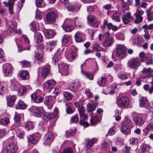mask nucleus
Segmentation results:
<instances>
[{
    "label": "nucleus",
    "instance_id": "obj_1",
    "mask_svg": "<svg viewBox=\"0 0 153 153\" xmlns=\"http://www.w3.org/2000/svg\"><path fill=\"white\" fill-rule=\"evenodd\" d=\"M58 14L53 8L48 9L46 14V22L48 24L54 23L58 17Z\"/></svg>",
    "mask_w": 153,
    "mask_h": 153
},
{
    "label": "nucleus",
    "instance_id": "obj_2",
    "mask_svg": "<svg viewBox=\"0 0 153 153\" xmlns=\"http://www.w3.org/2000/svg\"><path fill=\"white\" fill-rule=\"evenodd\" d=\"M44 112V110L42 107L40 108V110H39V117H41L42 119L45 120L47 121L48 118L50 119H53L57 117L58 112V109L55 108L53 113H49L46 116Z\"/></svg>",
    "mask_w": 153,
    "mask_h": 153
},
{
    "label": "nucleus",
    "instance_id": "obj_3",
    "mask_svg": "<svg viewBox=\"0 0 153 153\" xmlns=\"http://www.w3.org/2000/svg\"><path fill=\"white\" fill-rule=\"evenodd\" d=\"M133 126L131 121L128 120L123 123L121 128L122 132L126 134L131 133V129Z\"/></svg>",
    "mask_w": 153,
    "mask_h": 153
},
{
    "label": "nucleus",
    "instance_id": "obj_4",
    "mask_svg": "<svg viewBox=\"0 0 153 153\" xmlns=\"http://www.w3.org/2000/svg\"><path fill=\"white\" fill-rule=\"evenodd\" d=\"M140 65V61L138 58H134L130 59L127 63V67L131 69L137 70Z\"/></svg>",
    "mask_w": 153,
    "mask_h": 153
},
{
    "label": "nucleus",
    "instance_id": "obj_5",
    "mask_svg": "<svg viewBox=\"0 0 153 153\" xmlns=\"http://www.w3.org/2000/svg\"><path fill=\"white\" fill-rule=\"evenodd\" d=\"M18 147L13 143H8L3 153H17Z\"/></svg>",
    "mask_w": 153,
    "mask_h": 153
},
{
    "label": "nucleus",
    "instance_id": "obj_6",
    "mask_svg": "<svg viewBox=\"0 0 153 153\" xmlns=\"http://www.w3.org/2000/svg\"><path fill=\"white\" fill-rule=\"evenodd\" d=\"M116 55L117 56L123 58L125 56L126 51L125 47L122 45H119L117 47Z\"/></svg>",
    "mask_w": 153,
    "mask_h": 153
},
{
    "label": "nucleus",
    "instance_id": "obj_7",
    "mask_svg": "<svg viewBox=\"0 0 153 153\" xmlns=\"http://www.w3.org/2000/svg\"><path fill=\"white\" fill-rule=\"evenodd\" d=\"M144 13V11L143 10L139 7H138L136 12L134 13L136 19L134 21L135 24H138L141 22L143 20V17L142 16Z\"/></svg>",
    "mask_w": 153,
    "mask_h": 153
},
{
    "label": "nucleus",
    "instance_id": "obj_8",
    "mask_svg": "<svg viewBox=\"0 0 153 153\" xmlns=\"http://www.w3.org/2000/svg\"><path fill=\"white\" fill-rule=\"evenodd\" d=\"M59 71L62 75L67 76L68 74L69 66L68 65L64 63H61L58 65Z\"/></svg>",
    "mask_w": 153,
    "mask_h": 153
},
{
    "label": "nucleus",
    "instance_id": "obj_9",
    "mask_svg": "<svg viewBox=\"0 0 153 153\" xmlns=\"http://www.w3.org/2000/svg\"><path fill=\"white\" fill-rule=\"evenodd\" d=\"M108 15L111 16L112 19L117 22H119L120 21V16L121 15V13L120 12L116 10L111 11L108 10L107 12Z\"/></svg>",
    "mask_w": 153,
    "mask_h": 153
},
{
    "label": "nucleus",
    "instance_id": "obj_10",
    "mask_svg": "<svg viewBox=\"0 0 153 153\" xmlns=\"http://www.w3.org/2000/svg\"><path fill=\"white\" fill-rule=\"evenodd\" d=\"M119 106L126 108L128 107L129 103L128 99L126 97L120 98L117 102Z\"/></svg>",
    "mask_w": 153,
    "mask_h": 153
},
{
    "label": "nucleus",
    "instance_id": "obj_11",
    "mask_svg": "<svg viewBox=\"0 0 153 153\" xmlns=\"http://www.w3.org/2000/svg\"><path fill=\"white\" fill-rule=\"evenodd\" d=\"M55 97L53 96H47L45 97L44 103L46 105L49 109L51 108L54 103Z\"/></svg>",
    "mask_w": 153,
    "mask_h": 153
},
{
    "label": "nucleus",
    "instance_id": "obj_12",
    "mask_svg": "<svg viewBox=\"0 0 153 153\" xmlns=\"http://www.w3.org/2000/svg\"><path fill=\"white\" fill-rule=\"evenodd\" d=\"M56 83L55 81L53 80H49L45 82L43 86L44 88L50 91L54 87Z\"/></svg>",
    "mask_w": 153,
    "mask_h": 153
},
{
    "label": "nucleus",
    "instance_id": "obj_13",
    "mask_svg": "<svg viewBox=\"0 0 153 153\" xmlns=\"http://www.w3.org/2000/svg\"><path fill=\"white\" fill-rule=\"evenodd\" d=\"M106 26L108 29L109 30L112 29L114 31H116L118 29V28L117 26L113 25L111 23H108V21L106 20H105L104 21L103 25L101 27L102 29H104Z\"/></svg>",
    "mask_w": 153,
    "mask_h": 153
},
{
    "label": "nucleus",
    "instance_id": "obj_14",
    "mask_svg": "<svg viewBox=\"0 0 153 153\" xmlns=\"http://www.w3.org/2000/svg\"><path fill=\"white\" fill-rule=\"evenodd\" d=\"M45 141L44 144L45 146H49L53 140V135L51 132H49L47 133L44 137Z\"/></svg>",
    "mask_w": 153,
    "mask_h": 153
},
{
    "label": "nucleus",
    "instance_id": "obj_15",
    "mask_svg": "<svg viewBox=\"0 0 153 153\" xmlns=\"http://www.w3.org/2000/svg\"><path fill=\"white\" fill-rule=\"evenodd\" d=\"M133 20V17L131 16L130 12H128L122 16V20L124 24H126L131 22Z\"/></svg>",
    "mask_w": 153,
    "mask_h": 153
},
{
    "label": "nucleus",
    "instance_id": "obj_16",
    "mask_svg": "<svg viewBox=\"0 0 153 153\" xmlns=\"http://www.w3.org/2000/svg\"><path fill=\"white\" fill-rule=\"evenodd\" d=\"M85 34L80 31H77L74 35V38L76 42L77 43L81 42L84 40V37Z\"/></svg>",
    "mask_w": 153,
    "mask_h": 153
},
{
    "label": "nucleus",
    "instance_id": "obj_17",
    "mask_svg": "<svg viewBox=\"0 0 153 153\" xmlns=\"http://www.w3.org/2000/svg\"><path fill=\"white\" fill-rule=\"evenodd\" d=\"M17 0H10L8 2H3L4 4L6 6L9 7V13L10 14L13 13V4H14V1Z\"/></svg>",
    "mask_w": 153,
    "mask_h": 153
},
{
    "label": "nucleus",
    "instance_id": "obj_18",
    "mask_svg": "<svg viewBox=\"0 0 153 153\" xmlns=\"http://www.w3.org/2000/svg\"><path fill=\"white\" fill-rule=\"evenodd\" d=\"M16 99L15 96H10L7 97V105L8 106L12 107Z\"/></svg>",
    "mask_w": 153,
    "mask_h": 153
},
{
    "label": "nucleus",
    "instance_id": "obj_19",
    "mask_svg": "<svg viewBox=\"0 0 153 153\" xmlns=\"http://www.w3.org/2000/svg\"><path fill=\"white\" fill-rule=\"evenodd\" d=\"M134 120L137 126H141L145 122V121L142 117L136 116L134 118Z\"/></svg>",
    "mask_w": 153,
    "mask_h": 153
},
{
    "label": "nucleus",
    "instance_id": "obj_20",
    "mask_svg": "<svg viewBox=\"0 0 153 153\" xmlns=\"http://www.w3.org/2000/svg\"><path fill=\"white\" fill-rule=\"evenodd\" d=\"M49 66L47 65L42 68V70L41 72V75L44 79H45V77L49 74Z\"/></svg>",
    "mask_w": 153,
    "mask_h": 153
},
{
    "label": "nucleus",
    "instance_id": "obj_21",
    "mask_svg": "<svg viewBox=\"0 0 153 153\" xmlns=\"http://www.w3.org/2000/svg\"><path fill=\"white\" fill-rule=\"evenodd\" d=\"M79 85V82L77 81H75L70 84L69 86V89L74 92L78 88Z\"/></svg>",
    "mask_w": 153,
    "mask_h": 153
},
{
    "label": "nucleus",
    "instance_id": "obj_22",
    "mask_svg": "<svg viewBox=\"0 0 153 153\" xmlns=\"http://www.w3.org/2000/svg\"><path fill=\"white\" fill-rule=\"evenodd\" d=\"M20 115L18 114H16L14 115V120L15 121V124L13 126H16V127L19 126L20 125L21 120Z\"/></svg>",
    "mask_w": 153,
    "mask_h": 153
},
{
    "label": "nucleus",
    "instance_id": "obj_23",
    "mask_svg": "<svg viewBox=\"0 0 153 153\" xmlns=\"http://www.w3.org/2000/svg\"><path fill=\"white\" fill-rule=\"evenodd\" d=\"M107 82V81L105 78L101 77L98 81L97 83L100 86L104 87L106 86Z\"/></svg>",
    "mask_w": 153,
    "mask_h": 153
},
{
    "label": "nucleus",
    "instance_id": "obj_24",
    "mask_svg": "<svg viewBox=\"0 0 153 153\" xmlns=\"http://www.w3.org/2000/svg\"><path fill=\"white\" fill-rule=\"evenodd\" d=\"M76 49H74V50H71L69 52L68 55V59L70 61L74 59L76 57Z\"/></svg>",
    "mask_w": 153,
    "mask_h": 153
},
{
    "label": "nucleus",
    "instance_id": "obj_25",
    "mask_svg": "<svg viewBox=\"0 0 153 153\" xmlns=\"http://www.w3.org/2000/svg\"><path fill=\"white\" fill-rule=\"evenodd\" d=\"M62 27L64 30L67 32L71 31L74 28V26L71 24L63 25Z\"/></svg>",
    "mask_w": 153,
    "mask_h": 153
},
{
    "label": "nucleus",
    "instance_id": "obj_26",
    "mask_svg": "<svg viewBox=\"0 0 153 153\" xmlns=\"http://www.w3.org/2000/svg\"><path fill=\"white\" fill-rule=\"evenodd\" d=\"M97 105V103H88L87 105L88 111H94Z\"/></svg>",
    "mask_w": 153,
    "mask_h": 153
},
{
    "label": "nucleus",
    "instance_id": "obj_27",
    "mask_svg": "<svg viewBox=\"0 0 153 153\" xmlns=\"http://www.w3.org/2000/svg\"><path fill=\"white\" fill-rule=\"evenodd\" d=\"M45 35L48 38H51L55 35L54 32L53 30L48 29L45 31Z\"/></svg>",
    "mask_w": 153,
    "mask_h": 153
},
{
    "label": "nucleus",
    "instance_id": "obj_28",
    "mask_svg": "<svg viewBox=\"0 0 153 153\" xmlns=\"http://www.w3.org/2000/svg\"><path fill=\"white\" fill-rule=\"evenodd\" d=\"M114 41V39L111 37H109L105 40L104 42V45L105 47H109L111 46Z\"/></svg>",
    "mask_w": 153,
    "mask_h": 153
},
{
    "label": "nucleus",
    "instance_id": "obj_29",
    "mask_svg": "<svg viewBox=\"0 0 153 153\" xmlns=\"http://www.w3.org/2000/svg\"><path fill=\"white\" fill-rule=\"evenodd\" d=\"M12 72V69L10 66L6 67L5 68H4L3 70L4 75L6 76H10Z\"/></svg>",
    "mask_w": 153,
    "mask_h": 153
},
{
    "label": "nucleus",
    "instance_id": "obj_30",
    "mask_svg": "<svg viewBox=\"0 0 153 153\" xmlns=\"http://www.w3.org/2000/svg\"><path fill=\"white\" fill-rule=\"evenodd\" d=\"M19 74L20 76L22 78V79H27L29 78V74L27 71H20Z\"/></svg>",
    "mask_w": 153,
    "mask_h": 153
},
{
    "label": "nucleus",
    "instance_id": "obj_31",
    "mask_svg": "<svg viewBox=\"0 0 153 153\" xmlns=\"http://www.w3.org/2000/svg\"><path fill=\"white\" fill-rule=\"evenodd\" d=\"M7 91V87L5 84L0 82V94H3Z\"/></svg>",
    "mask_w": 153,
    "mask_h": 153
},
{
    "label": "nucleus",
    "instance_id": "obj_32",
    "mask_svg": "<svg viewBox=\"0 0 153 153\" xmlns=\"http://www.w3.org/2000/svg\"><path fill=\"white\" fill-rule=\"evenodd\" d=\"M97 141V139L96 138H93L91 140H88L86 145L87 148L89 149L91 147L93 146L95 142Z\"/></svg>",
    "mask_w": 153,
    "mask_h": 153
},
{
    "label": "nucleus",
    "instance_id": "obj_33",
    "mask_svg": "<svg viewBox=\"0 0 153 153\" xmlns=\"http://www.w3.org/2000/svg\"><path fill=\"white\" fill-rule=\"evenodd\" d=\"M140 105L143 107H146L149 105V102L145 98L143 97L140 100Z\"/></svg>",
    "mask_w": 153,
    "mask_h": 153
},
{
    "label": "nucleus",
    "instance_id": "obj_34",
    "mask_svg": "<svg viewBox=\"0 0 153 153\" xmlns=\"http://www.w3.org/2000/svg\"><path fill=\"white\" fill-rule=\"evenodd\" d=\"M82 65H81V71L82 74L84 76L87 78H88L89 79L92 80L93 79V74L90 72H83L82 71Z\"/></svg>",
    "mask_w": 153,
    "mask_h": 153
},
{
    "label": "nucleus",
    "instance_id": "obj_35",
    "mask_svg": "<svg viewBox=\"0 0 153 153\" xmlns=\"http://www.w3.org/2000/svg\"><path fill=\"white\" fill-rule=\"evenodd\" d=\"M142 40L143 39L140 36H136L133 39V43L139 45L142 42Z\"/></svg>",
    "mask_w": 153,
    "mask_h": 153
},
{
    "label": "nucleus",
    "instance_id": "obj_36",
    "mask_svg": "<svg viewBox=\"0 0 153 153\" xmlns=\"http://www.w3.org/2000/svg\"><path fill=\"white\" fill-rule=\"evenodd\" d=\"M71 103H67L65 104V105L66 106V111L67 114H71L74 112V110L71 108Z\"/></svg>",
    "mask_w": 153,
    "mask_h": 153
},
{
    "label": "nucleus",
    "instance_id": "obj_37",
    "mask_svg": "<svg viewBox=\"0 0 153 153\" xmlns=\"http://www.w3.org/2000/svg\"><path fill=\"white\" fill-rule=\"evenodd\" d=\"M87 19L90 22L93 23H96V26L97 27L98 26L99 23L97 22V20L95 17L92 15H89L88 16Z\"/></svg>",
    "mask_w": 153,
    "mask_h": 153
},
{
    "label": "nucleus",
    "instance_id": "obj_38",
    "mask_svg": "<svg viewBox=\"0 0 153 153\" xmlns=\"http://www.w3.org/2000/svg\"><path fill=\"white\" fill-rule=\"evenodd\" d=\"M99 122V119L97 116H93L90 118V124L91 126L97 124Z\"/></svg>",
    "mask_w": 153,
    "mask_h": 153
},
{
    "label": "nucleus",
    "instance_id": "obj_39",
    "mask_svg": "<svg viewBox=\"0 0 153 153\" xmlns=\"http://www.w3.org/2000/svg\"><path fill=\"white\" fill-rule=\"evenodd\" d=\"M57 41L56 40H53L48 42L47 44V46L48 48H50V51L51 50L52 48L56 46L57 44Z\"/></svg>",
    "mask_w": 153,
    "mask_h": 153
},
{
    "label": "nucleus",
    "instance_id": "obj_40",
    "mask_svg": "<svg viewBox=\"0 0 153 153\" xmlns=\"http://www.w3.org/2000/svg\"><path fill=\"white\" fill-rule=\"evenodd\" d=\"M27 107V105L24 102H18L16 105V109H25Z\"/></svg>",
    "mask_w": 153,
    "mask_h": 153
},
{
    "label": "nucleus",
    "instance_id": "obj_41",
    "mask_svg": "<svg viewBox=\"0 0 153 153\" xmlns=\"http://www.w3.org/2000/svg\"><path fill=\"white\" fill-rule=\"evenodd\" d=\"M38 95L36 92L32 94L31 96L32 100L34 102L37 103H38Z\"/></svg>",
    "mask_w": 153,
    "mask_h": 153
},
{
    "label": "nucleus",
    "instance_id": "obj_42",
    "mask_svg": "<svg viewBox=\"0 0 153 153\" xmlns=\"http://www.w3.org/2000/svg\"><path fill=\"white\" fill-rule=\"evenodd\" d=\"M141 146L142 152L143 153H147L149 149V146L145 144H143Z\"/></svg>",
    "mask_w": 153,
    "mask_h": 153
},
{
    "label": "nucleus",
    "instance_id": "obj_43",
    "mask_svg": "<svg viewBox=\"0 0 153 153\" xmlns=\"http://www.w3.org/2000/svg\"><path fill=\"white\" fill-rule=\"evenodd\" d=\"M58 50H57V52L55 54L54 56L53 57L52 59V62L54 63V64H56L59 61V59L58 56L60 55V53H62V51H61L60 53L58 52Z\"/></svg>",
    "mask_w": 153,
    "mask_h": 153
},
{
    "label": "nucleus",
    "instance_id": "obj_44",
    "mask_svg": "<svg viewBox=\"0 0 153 153\" xmlns=\"http://www.w3.org/2000/svg\"><path fill=\"white\" fill-rule=\"evenodd\" d=\"M63 95L64 97L67 100H71L73 97V95L70 93L67 92H64Z\"/></svg>",
    "mask_w": 153,
    "mask_h": 153
},
{
    "label": "nucleus",
    "instance_id": "obj_45",
    "mask_svg": "<svg viewBox=\"0 0 153 153\" xmlns=\"http://www.w3.org/2000/svg\"><path fill=\"white\" fill-rule=\"evenodd\" d=\"M35 136L34 135L30 136L28 138L29 142H31L32 144H34L37 142V140H36Z\"/></svg>",
    "mask_w": 153,
    "mask_h": 153
},
{
    "label": "nucleus",
    "instance_id": "obj_46",
    "mask_svg": "<svg viewBox=\"0 0 153 153\" xmlns=\"http://www.w3.org/2000/svg\"><path fill=\"white\" fill-rule=\"evenodd\" d=\"M9 122V120L7 118H4L0 120V123L4 125H7Z\"/></svg>",
    "mask_w": 153,
    "mask_h": 153
},
{
    "label": "nucleus",
    "instance_id": "obj_47",
    "mask_svg": "<svg viewBox=\"0 0 153 153\" xmlns=\"http://www.w3.org/2000/svg\"><path fill=\"white\" fill-rule=\"evenodd\" d=\"M139 56L140 57L141 61L142 62H143L146 61V56L145 53L144 52H141L139 54Z\"/></svg>",
    "mask_w": 153,
    "mask_h": 153
},
{
    "label": "nucleus",
    "instance_id": "obj_48",
    "mask_svg": "<svg viewBox=\"0 0 153 153\" xmlns=\"http://www.w3.org/2000/svg\"><path fill=\"white\" fill-rule=\"evenodd\" d=\"M138 141L137 139L134 137L131 138L129 140V143L130 144H136L138 143Z\"/></svg>",
    "mask_w": 153,
    "mask_h": 153
},
{
    "label": "nucleus",
    "instance_id": "obj_49",
    "mask_svg": "<svg viewBox=\"0 0 153 153\" xmlns=\"http://www.w3.org/2000/svg\"><path fill=\"white\" fill-rule=\"evenodd\" d=\"M121 4L122 7L124 10H126L129 8L128 5L127 3L122 0L121 2Z\"/></svg>",
    "mask_w": 153,
    "mask_h": 153
},
{
    "label": "nucleus",
    "instance_id": "obj_50",
    "mask_svg": "<svg viewBox=\"0 0 153 153\" xmlns=\"http://www.w3.org/2000/svg\"><path fill=\"white\" fill-rule=\"evenodd\" d=\"M75 131H74L72 130H70L67 131L66 132V136L67 137H68L74 135Z\"/></svg>",
    "mask_w": 153,
    "mask_h": 153
},
{
    "label": "nucleus",
    "instance_id": "obj_51",
    "mask_svg": "<svg viewBox=\"0 0 153 153\" xmlns=\"http://www.w3.org/2000/svg\"><path fill=\"white\" fill-rule=\"evenodd\" d=\"M25 128H28V129L29 130L33 128V125L31 122L30 121H27L25 124Z\"/></svg>",
    "mask_w": 153,
    "mask_h": 153
},
{
    "label": "nucleus",
    "instance_id": "obj_52",
    "mask_svg": "<svg viewBox=\"0 0 153 153\" xmlns=\"http://www.w3.org/2000/svg\"><path fill=\"white\" fill-rule=\"evenodd\" d=\"M142 28L144 29V30L146 29L147 30H148V29H152L153 28V24H150L149 25H143L142 27Z\"/></svg>",
    "mask_w": 153,
    "mask_h": 153
},
{
    "label": "nucleus",
    "instance_id": "obj_53",
    "mask_svg": "<svg viewBox=\"0 0 153 153\" xmlns=\"http://www.w3.org/2000/svg\"><path fill=\"white\" fill-rule=\"evenodd\" d=\"M144 31L145 32V34L143 36L145 39H149L150 37V35L149 34V31L146 29H145Z\"/></svg>",
    "mask_w": 153,
    "mask_h": 153
},
{
    "label": "nucleus",
    "instance_id": "obj_54",
    "mask_svg": "<svg viewBox=\"0 0 153 153\" xmlns=\"http://www.w3.org/2000/svg\"><path fill=\"white\" fill-rule=\"evenodd\" d=\"M21 64L23 67H28L30 65V63L28 61L24 60L21 62Z\"/></svg>",
    "mask_w": 153,
    "mask_h": 153
},
{
    "label": "nucleus",
    "instance_id": "obj_55",
    "mask_svg": "<svg viewBox=\"0 0 153 153\" xmlns=\"http://www.w3.org/2000/svg\"><path fill=\"white\" fill-rule=\"evenodd\" d=\"M118 77L120 79L123 80L126 79L128 78V76L126 74H118Z\"/></svg>",
    "mask_w": 153,
    "mask_h": 153
},
{
    "label": "nucleus",
    "instance_id": "obj_56",
    "mask_svg": "<svg viewBox=\"0 0 153 153\" xmlns=\"http://www.w3.org/2000/svg\"><path fill=\"white\" fill-rule=\"evenodd\" d=\"M69 39V37L67 35H65L62 40V42L63 45L65 44L68 42Z\"/></svg>",
    "mask_w": 153,
    "mask_h": 153
},
{
    "label": "nucleus",
    "instance_id": "obj_57",
    "mask_svg": "<svg viewBox=\"0 0 153 153\" xmlns=\"http://www.w3.org/2000/svg\"><path fill=\"white\" fill-rule=\"evenodd\" d=\"M79 120L78 115L76 114L73 116L71 119V122L72 123H77Z\"/></svg>",
    "mask_w": 153,
    "mask_h": 153
},
{
    "label": "nucleus",
    "instance_id": "obj_58",
    "mask_svg": "<svg viewBox=\"0 0 153 153\" xmlns=\"http://www.w3.org/2000/svg\"><path fill=\"white\" fill-rule=\"evenodd\" d=\"M93 49L96 50L97 51H100L102 48L97 43H94L93 45Z\"/></svg>",
    "mask_w": 153,
    "mask_h": 153
},
{
    "label": "nucleus",
    "instance_id": "obj_59",
    "mask_svg": "<svg viewBox=\"0 0 153 153\" xmlns=\"http://www.w3.org/2000/svg\"><path fill=\"white\" fill-rule=\"evenodd\" d=\"M75 25L76 26L80 28L83 26V24L80 22L79 20L78 21H75L74 22Z\"/></svg>",
    "mask_w": 153,
    "mask_h": 153
},
{
    "label": "nucleus",
    "instance_id": "obj_60",
    "mask_svg": "<svg viewBox=\"0 0 153 153\" xmlns=\"http://www.w3.org/2000/svg\"><path fill=\"white\" fill-rule=\"evenodd\" d=\"M152 129L153 130V122L150 123L146 128L145 130L147 131V132H149V130Z\"/></svg>",
    "mask_w": 153,
    "mask_h": 153
},
{
    "label": "nucleus",
    "instance_id": "obj_61",
    "mask_svg": "<svg viewBox=\"0 0 153 153\" xmlns=\"http://www.w3.org/2000/svg\"><path fill=\"white\" fill-rule=\"evenodd\" d=\"M84 120H80L79 122V124L81 125L84 126L85 127H88L89 125L88 123L84 121Z\"/></svg>",
    "mask_w": 153,
    "mask_h": 153
},
{
    "label": "nucleus",
    "instance_id": "obj_62",
    "mask_svg": "<svg viewBox=\"0 0 153 153\" xmlns=\"http://www.w3.org/2000/svg\"><path fill=\"white\" fill-rule=\"evenodd\" d=\"M142 72L144 74L150 73L152 72V69L150 68H144L142 71Z\"/></svg>",
    "mask_w": 153,
    "mask_h": 153
},
{
    "label": "nucleus",
    "instance_id": "obj_63",
    "mask_svg": "<svg viewBox=\"0 0 153 153\" xmlns=\"http://www.w3.org/2000/svg\"><path fill=\"white\" fill-rule=\"evenodd\" d=\"M146 60L147 61L146 63L147 64H152L153 63V60L151 56H149L147 58H146Z\"/></svg>",
    "mask_w": 153,
    "mask_h": 153
},
{
    "label": "nucleus",
    "instance_id": "obj_64",
    "mask_svg": "<svg viewBox=\"0 0 153 153\" xmlns=\"http://www.w3.org/2000/svg\"><path fill=\"white\" fill-rule=\"evenodd\" d=\"M62 153H74V152L71 148H68L64 149Z\"/></svg>",
    "mask_w": 153,
    "mask_h": 153
}]
</instances>
